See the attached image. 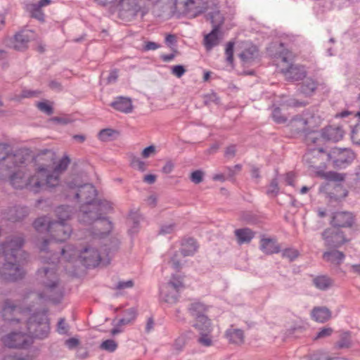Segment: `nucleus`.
I'll list each match as a JSON object with an SVG mask.
<instances>
[{"label": "nucleus", "instance_id": "nucleus-55", "mask_svg": "<svg viewBox=\"0 0 360 360\" xmlns=\"http://www.w3.org/2000/svg\"><path fill=\"white\" fill-rule=\"evenodd\" d=\"M351 128V138L353 142L360 145V124H356L354 127L349 126Z\"/></svg>", "mask_w": 360, "mask_h": 360}, {"label": "nucleus", "instance_id": "nucleus-34", "mask_svg": "<svg viewBox=\"0 0 360 360\" xmlns=\"http://www.w3.org/2000/svg\"><path fill=\"white\" fill-rule=\"evenodd\" d=\"M312 284L320 290H327L334 284V281L326 275L315 276L312 280Z\"/></svg>", "mask_w": 360, "mask_h": 360}, {"label": "nucleus", "instance_id": "nucleus-63", "mask_svg": "<svg viewBox=\"0 0 360 360\" xmlns=\"http://www.w3.org/2000/svg\"><path fill=\"white\" fill-rule=\"evenodd\" d=\"M186 70L182 65H176L172 67V74L177 77L178 78L181 77Z\"/></svg>", "mask_w": 360, "mask_h": 360}, {"label": "nucleus", "instance_id": "nucleus-3", "mask_svg": "<svg viewBox=\"0 0 360 360\" xmlns=\"http://www.w3.org/2000/svg\"><path fill=\"white\" fill-rule=\"evenodd\" d=\"M345 130L342 126H332L329 125L324 127L321 130V134H319L321 140L316 145H313L309 148L308 151L303 156V160L309 165L310 167L317 168L318 158L315 157L316 153H326L323 147H321V143L323 140L338 142L343 138Z\"/></svg>", "mask_w": 360, "mask_h": 360}, {"label": "nucleus", "instance_id": "nucleus-8", "mask_svg": "<svg viewBox=\"0 0 360 360\" xmlns=\"http://www.w3.org/2000/svg\"><path fill=\"white\" fill-rule=\"evenodd\" d=\"M321 238L324 246L328 249H338L349 241L344 231L333 226L323 230L321 233Z\"/></svg>", "mask_w": 360, "mask_h": 360}, {"label": "nucleus", "instance_id": "nucleus-22", "mask_svg": "<svg viewBox=\"0 0 360 360\" xmlns=\"http://www.w3.org/2000/svg\"><path fill=\"white\" fill-rule=\"evenodd\" d=\"M220 23L212 27V31L207 34L205 35L203 39V45L206 51H211L214 46L219 44L220 37Z\"/></svg>", "mask_w": 360, "mask_h": 360}, {"label": "nucleus", "instance_id": "nucleus-48", "mask_svg": "<svg viewBox=\"0 0 360 360\" xmlns=\"http://www.w3.org/2000/svg\"><path fill=\"white\" fill-rule=\"evenodd\" d=\"M210 328L207 330H200V336L198 338V342L205 347H210L212 345V340L211 336L207 333L210 332Z\"/></svg>", "mask_w": 360, "mask_h": 360}, {"label": "nucleus", "instance_id": "nucleus-56", "mask_svg": "<svg viewBox=\"0 0 360 360\" xmlns=\"http://www.w3.org/2000/svg\"><path fill=\"white\" fill-rule=\"evenodd\" d=\"M188 338L187 336L185 334H182L180 336H179L174 343V348L178 352H180L182 350L184 347L186 345L187 342Z\"/></svg>", "mask_w": 360, "mask_h": 360}, {"label": "nucleus", "instance_id": "nucleus-44", "mask_svg": "<svg viewBox=\"0 0 360 360\" xmlns=\"http://www.w3.org/2000/svg\"><path fill=\"white\" fill-rule=\"evenodd\" d=\"M119 245V240L113 238L110 240V244H104L103 250L106 252L108 257H110V255L118 249Z\"/></svg>", "mask_w": 360, "mask_h": 360}, {"label": "nucleus", "instance_id": "nucleus-58", "mask_svg": "<svg viewBox=\"0 0 360 360\" xmlns=\"http://www.w3.org/2000/svg\"><path fill=\"white\" fill-rule=\"evenodd\" d=\"M234 42L229 41L226 44L225 49V54L226 56V60L229 63H232L233 62V48H234Z\"/></svg>", "mask_w": 360, "mask_h": 360}, {"label": "nucleus", "instance_id": "nucleus-21", "mask_svg": "<svg viewBox=\"0 0 360 360\" xmlns=\"http://www.w3.org/2000/svg\"><path fill=\"white\" fill-rule=\"evenodd\" d=\"M18 309L11 300L7 299L3 303L1 316L5 321L8 323H19L20 319L16 317Z\"/></svg>", "mask_w": 360, "mask_h": 360}, {"label": "nucleus", "instance_id": "nucleus-6", "mask_svg": "<svg viewBox=\"0 0 360 360\" xmlns=\"http://www.w3.org/2000/svg\"><path fill=\"white\" fill-rule=\"evenodd\" d=\"M184 288V277L172 274L170 280L160 288L161 301L171 305L176 304L180 297V292Z\"/></svg>", "mask_w": 360, "mask_h": 360}, {"label": "nucleus", "instance_id": "nucleus-24", "mask_svg": "<svg viewBox=\"0 0 360 360\" xmlns=\"http://www.w3.org/2000/svg\"><path fill=\"white\" fill-rule=\"evenodd\" d=\"M259 249L266 255H273L281 252V245L276 239L262 238L259 242Z\"/></svg>", "mask_w": 360, "mask_h": 360}, {"label": "nucleus", "instance_id": "nucleus-5", "mask_svg": "<svg viewBox=\"0 0 360 360\" xmlns=\"http://www.w3.org/2000/svg\"><path fill=\"white\" fill-rule=\"evenodd\" d=\"M27 328L32 338L44 340L50 333V321L46 311L33 313L27 321Z\"/></svg>", "mask_w": 360, "mask_h": 360}, {"label": "nucleus", "instance_id": "nucleus-49", "mask_svg": "<svg viewBox=\"0 0 360 360\" xmlns=\"http://www.w3.org/2000/svg\"><path fill=\"white\" fill-rule=\"evenodd\" d=\"M282 257L288 259L289 262H293L300 255L297 250L294 248H285L282 251Z\"/></svg>", "mask_w": 360, "mask_h": 360}, {"label": "nucleus", "instance_id": "nucleus-59", "mask_svg": "<svg viewBox=\"0 0 360 360\" xmlns=\"http://www.w3.org/2000/svg\"><path fill=\"white\" fill-rule=\"evenodd\" d=\"M204 173L202 171L198 169L193 171L190 176V179L195 184H198L203 181Z\"/></svg>", "mask_w": 360, "mask_h": 360}, {"label": "nucleus", "instance_id": "nucleus-43", "mask_svg": "<svg viewBox=\"0 0 360 360\" xmlns=\"http://www.w3.org/2000/svg\"><path fill=\"white\" fill-rule=\"evenodd\" d=\"M179 251H174L170 256V259L169 260V264H171L172 269H174L176 272H180L182 267L183 264L180 261Z\"/></svg>", "mask_w": 360, "mask_h": 360}, {"label": "nucleus", "instance_id": "nucleus-13", "mask_svg": "<svg viewBox=\"0 0 360 360\" xmlns=\"http://www.w3.org/2000/svg\"><path fill=\"white\" fill-rule=\"evenodd\" d=\"M4 344L9 348H26L32 342L22 333H11L3 338Z\"/></svg>", "mask_w": 360, "mask_h": 360}, {"label": "nucleus", "instance_id": "nucleus-14", "mask_svg": "<svg viewBox=\"0 0 360 360\" xmlns=\"http://www.w3.org/2000/svg\"><path fill=\"white\" fill-rule=\"evenodd\" d=\"M102 215L101 212H98V208L94 207V204L82 205L80 211L78 214V221L83 224L91 225L96 223L99 217Z\"/></svg>", "mask_w": 360, "mask_h": 360}, {"label": "nucleus", "instance_id": "nucleus-31", "mask_svg": "<svg viewBox=\"0 0 360 360\" xmlns=\"http://www.w3.org/2000/svg\"><path fill=\"white\" fill-rule=\"evenodd\" d=\"M313 319L319 323H325L331 317V311L326 307H315L311 311Z\"/></svg>", "mask_w": 360, "mask_h": 360}, {"label": "nucleus", "instance_id": "nucleus-35", "mask_svg": "<svg viewBox=\"0 0 360 360\" xmlns=\"http://www.w3.org/2000/svg\"><path fill=\"white\" fill-rule=\"evenodd\" d=\"M225 336L231 344L241 345L244 342V332L241 329L230 328L226 330Z\"/></svg>", "mask_w": 360, "mask_h": 360}, {"label": "nucleus", "instance_id": "nucleus-62", "mask_svg": "<svg viewBox=\"0 0 360 360\" xmlns=\"http://www.w3.org/2000/svg\"><path fill=\"white\" fill-rule=\"evenodd\" d=\"M41 94L40 91L23 89L20 94L21 98L38 97Z\"/></svg>", "mask_w": 360, "mask_h": 360}, {"label": "nucleus", "instance_id": "nucleus-25", "mask_svg": "<svg viewBox=\"0 0 360 360\" xmlns=\"http://www.w3.org/2000/svg\"><path fill=\"white\" fill-rule=\"evenodd\" d=\"M110 105L115 110L124 113H129L133 110V105L131 98L124 96L117 97Z\"/></svg>", "mask_w": 360, "mask_h": 360}, {"label": "nucleus", "instance_id": "nucleus-52", "mask_svg": "<svg viewBox=\"0 0 360 360\" xmlns=\"http://www.w3.org/2000/svg\"><path fill=\"white\" fill-rule=\"evenodd\" d=\"M115 134H117V131L115 129L106 128L101 129L98 133V139L102 141H108L110 138L112 137Z\"/></svg>", "mask_w": 360, "mask_h": 360}, {"label": "nucleus", "instance_id": "nucleus-51", "mask_svg": "<svg viewBox=\"0 0 360 360\" xmlns=\"http://www.w3.org/2000/svg\"><path fill=\"white\" fill-rule=\"evenodd\" d=\"M117 348V342L112 340L108 339L105 341H103L101 345L100 349L102 350H105L109 352H115Z\"/></svg>", "mask_w": 360, "mask_h": 360}, {"label": "nucleus", "instance_id": "nucleus-47", "mask_svg": "<svg viewBox=\"0 0 360 360\" xmlns=\"http://www.w3.org/2000/svg\"><path fill=\"white\" fill-rule=\"evenodd\" d=\"M279 193L278 182L276 178L271 179L266 193L269 197H276Z\"/></svg>", "mask_w": 360, "mask_h": 360}, {"label": "nucleus", "instance_id": "nucleus-29", "mask_svg": "<svg viewBox=\"0 0 360 360\" xmlns=\"http://www.w3.org/2000/svg\"><path fill=\"white\" fill-rule=\"evenodd\" d=\"M258 56L259 50L257 47L255 45H250L240 53L239 57L243 64L245 65L252 63L258 57Z\"/></svg>", "mask_w": 360, "mask_h": 360}, {"label": "nucleus", "instance_id": "nucleus-39", "mask_svg": "<svg viewBox=\"0 0 360 360\" xmlns=\"http://www.w3.org/2000/svg\"><path fill=\"white\" fill-rule=\"evenodd\" d=\"M55 212L58 218L57 221L65 222L70 218L72 210L68 205H60L56 207Z\"/></svg>", "mask_w": 360, "mask_h": 360}, {"label": "nucleus", "instance_id": "nucleus-10", "mask_svg": "<svg viewBox=\"0 0 360 360\" xmlns=\"http://www.w3.org/2000/svg\"><path fill=\"white\" fill-rule=\"evenodd\" d=\"M207 310V307L201 302H194L188 307L189 313L196 320L193 327L199 330H207L210 328V320L205 315Z\"/></svg>", "mask_w": 360, "mask_h": 360}, {"label": "nucleus", "instance_id": "nucleus-15", "mask_svg": "<svg viewBox=\"0 0 360 360\" xmlns=\"http://www.w3.org/2000/svg\"><path fill=\"white\" fill-rule=\"evenodd\" d=\"M79 257L83 265L86 268L97 266L101 260L98 250L91 247H86L81 250Z\"/></svg>", "mask_w": 360, "mask_h": 360}, {"label": "nucleus", "instance_id": "nucleus-53", "mask_svg": "<svg viewBox=\"0 0 360 360\" xmlns=\"http://www.w3.org/2000/svg\"><path fill=\"white\" fill-rule=\"evenodd\" d=\"M37 107L40 111L47 115H51L54 112L53 106L49 103V101L38 102Z\"/></svg>", "mask_w": 360, "mask_h": 360}, {"label": "nucleus", "instance_id": "nucleus-11", "mask_svg": "<svg viewBox=\"0 0 360 360\" xmlns=\"http://www.w3.org/2000/svg\"><path fill=\"white\" fill-rule=\"evenodd\" d=\"M328 160L331 162L333 167L336 168H344L351 163L354 155L352 150L335 148L326 154Z\"/></svg>", "mask_w": 360, "mask_h": 360}, {"label": "nucleus", "instance_id": "nucleus-36", "mask_svg": "<svg viewBox=\"0 0 360 360\" xmlns=\"http://www.w3.org/2000/svg\"><path fill=\"white\" fill-rule=\"evenodd\" d=\"M234 233L239 245L249 243L255 237V232L249 228L236 229Z\"/></svg>", "mask_w": 360, "mask_h": 360}, {"label": "nucleus", "instance_id": "nucleus-27", "mask_svg": "<svg viewBox=\"0 0 360 360\" xmlns=\"http://www.w3.org/2000/svg\"><path fill=\"white\" fill-rule=\"evenodd\" d=\"M198 248L196 240L193 238H188L182 240L179 252L183 257L193 256L197 252Z\"/></svg>", "mask_w": 360, "mask_h": 360}, {"label": "nucleus", "instance_id": "nucleus-7", "mask_svg": "<svg viewBox=\"0 0 360 360\" xmlns=\"http://www.w3.org/2000/svg\"><path fill=\"white\" fill-rule=\"evenodd\" d=\"M72 233L71 226L66 222L53 221L49 226L51 239H44L40 247V250L48 252V245L51 240L64 242L68 240Z\"/></svg>", "mask_w": 360, "mask_h": 360}, {"label": "nucleus", "instance_id": "nucleus-41", "mask_svg": "<svg viewBox=\"0 0 360 360\" xmlns=\"http://www.w3.org/2000/svg\"><path fill=\"white\" fill-rule=\"evenodd\" d=\"M141 216L137 212H130L128 217V223L131 224L129 230L130 234L136 233L139 231Z\"/></svg>", "mask_w": 360, "mask_h": 360}, {"label": "nucleus", "instance_id": "nucleus-46", "mask_svg": "<svg viewBox=\"0 0 360 360\" xmlns=\"http://www.w3.org/2000/svg\"><path fill=\"white\" fill-rule=\"evenodd\" d=\"M94 207L98 208V212H101L102 215L112 209L110 203L106 200H95L94 202Z\"/></svg>", "mask_w": 360, "mask_h": 360}, {"label": "nucleus", "instance_id": "nucleus-40", "mask_svg": "<svg viewBox=\"0 0 360 360\" xmlns=\"http://www.w3.org/2000/svg\"><path fill=\"white\" fill-rule=\"evenodd\" d=\"M26 180L24 179L21 172H15L10 176V183L14 188L22 189L25 188Z\"/></svg>", "mask_w": 360, "mask_h": 360}, {"label": "nucleus", "instance_id": "nucleus-16", "mask_svg": "<svg viewBox=\"0 0 360 360\" xmlns=\"http://www.w3.org/2000/svg\"><path fill=\"white\" fill-rule=\"evenodd\" d=\"M112 228V223L107 217L101 215L94 224L92 235L94 237L104 238L111 232Z\"/></svg>", "mask_w": 360, "mask_h": 360}, {"label": "nucleus", "instance_id": "nucleus-42", "mask_svg": "<svg viewBox=\"0 0 360 360\" xmlns=\"http://www.w3.org/2000/svg\"><path fill=\"white\" fill-rule=\"evenodd\" d=\"M207 18L210 20L212 27L220 23V27L224 22V18L219 11H215L207 13Z\"/></svg>", "mask_w": 360, "mask_h": 360}, {"label": "nucleus", "instance_id": "nucleus-33", "mask_svg": "<svg viewBox=\"0 0 360 360\" xmlns=\"http://www.w3.org/2000/svg\"><path fill=\"white\" fill-rule=\"evenodd\" d=\"M172 3V9L174 11H182L190 14L195 4V0H170Z\"/></svg>", "mask_w": 360, "mask_h": 360}, {"label": "nucleus", "instance_id": "nucleus-9", "mask_svg": "<svg viewBox=\"0 0 360 360\" xmlns=\"http://www.w3.org/2000/svg\"><path fill=\"white\" fill-rule=\"evenodd\" d=\"M323 177L328 181L329 188L333 187L334 191L327 192V195L330 201L338 202L347 195V192L343 189L340 183L344 181V176L336 172H328L323 174Z\"/></svg>", "mask_w": 360, "mask_h": 360}, {"label": "nucleus", "instance_id": "nucleus-1", "mask_svg": "<svg viewBox=\"0 0 360 360\" xmlns=\"http://www.w3.org/2000/svg\"><path fill=\"white\" fill-rule=\"evenodd\" d=\"M25 240L20 236H9L0 245V256L4 262L0 270V278L5 282H16L24 278L25 272L21 266L22 248Z\"/></svg>", "mask_w": 360, "mask_h": 360}, {"label": "nucleus", "instance_id": "nucleus-64", "mask_svg": "<svg viewBox=\"0 0 360 360\" xmlns=\"http://www.w3.org/2000/svg\"><path fill=\"white\" fill-rule=\"evenodd\" d=\"M57 331L60 334H66L68 331V326L64 318H60L57 324Z\"/></svg>", "mask_w": 360, "mask_h": 360}, {"label": "nucleus", "instance_id": "nucleus-38", "mask_svg": "<svg viewBox=\"0 0 360 360\" xmlns=\"http://www.w3.org/2000/svg\"><path fill=\"white\" fill-rule=\"evenodd\" d=\"M52 221H53L49 220V218L46 216L41 217L34 221L33 226L38 232L47 231L49 233V226Z\"/></svg>", "mask_w": 360, "mask_h": 360}, {"label": "nucleus", "instance_id": "nucleus-28", "mask_svg": "<svg viewBox=\"0 0 360 360\" xmlns=\"http://www.w3.org/2000/svg\"><path fill=\"white\" fill-rule=\"evenodd\" d=\"M30 37L25 31H21L15 34L13 37V47L18 51H24L27 49Z\"/></svg>", "mask_w": 360, "mask_h": 360}, {"label": "nucleus", "instance_id": "nucleus-26", "mask_svg": "<svg viewBox=\"0 0 360 360\" xmlns=\"http://www.w3.org/2000/svg\"><path fill=\"white\" fill-rule=\"evenodd\" d=\"M25 188L34 193L44 189L43 177L39 174V167L35 174L26 180Z\"/></svg>", "mask_w": 360, "mask_h": 360}, {"label": "nucleus", "instance_id": "nucleus-20", "mask_svg": "<svg viewBox=\"0 0 360 360\" xmlns=\"http://www.w3.org/2000/svg\"><path fill=\"white\" fill-rule=\"evenodd\" d=\"M39 174L43 177L44 189L53 188L58 185L59 178L51 174L50 164H41L39 166Z\"/></svg>", "mask_w": 360, "mask_h": 360}, {"label": "nucleus", "instance_id": "nucleus-17", "mask_svg": "<svg viewBox=\"0 0 360 360\" xmlns=\"http://www.w3.org/2000/svg\"><path fill=\"white\" fill-rule=\"evenodd\" d=\"M354 222V217L349 212H334L330 221L333 226L340 228L352 227Z\"/></svg>", "mask_w": 360, "mask_h": 360}, {"label": "nucleus", "instance_id": "nucleus-23", "mask_svg": "<svg viewBox=\"0 0 360 360\" xmlns=\"http://www.w3.org/2000/svg\"><path fill=\"white\" fill-rule=\"evenodd\" d=\"M4 214L7 220L16 222L24 219L28 215V210L26 207L14 206L6 210Z\"/></svg>", "mask_w": 360, "mask_h": 360}, {"label": "nucleus", "instance_id": "nucleus-45", "mask_svg": "<svg viewBox=\"0 0 360 360\" xmlns=\"http://www.w3.org/2000/svg\"><path fill=\"white\" fill-rule=\"evenodd\" d=\"M30 16L38 20L40 22H44V13L41 8H38L35 4H31L30 6Z\"/></svg>", "mask_w": 360, "mask_h": 360}, {"label": "nucleus", "instance_id": "nucleus-61", "mask_svg": "<svg viewBox=\"0 0 360 360\" xmlns=\"http://www.w3.org/2000/svg\"><path fill=\"white\" fill-rule=\"evenodd\" d=\"M137 314V310L134 307H131L124 311V317L128 319L131 323L135 321Z\"/></svg>", "mask_w": 360, "mask_h": 360}, {"label": "nucleus", "instance_id": "nucleus-32", "mask_svg": "<svg viewBox=\"0 0 360 360\" xmlns=\"http://www.w3.org/2000/svg\"><path fill=\"white\" fill-rule=\"evenodd\" d=\"M323 254V258L327 262L340 265L342 263L345 258V255L343 252L338 250V249H328Z\"/></svg>", "mask_w": 360, "mask_h": 360}, {"label": "nucleus", "instance_id": "nucleus-30", "mask_svg": "<svg viewBox=\"0 0 360 360\" xmlns=\"http://www.w3.org/2000/svg\"><path fill=\"white\" fill-rule=\"evenodd\" d=\"M319 83L316 79L311 77L303 81L300 86V91L306 96H311L314 94L318 89Z\"/></svg>", "mask_w": 360, "mask_h": 360}, {"label": "nucleus", "instance_id": "nucleus-60", "mask_svg": "<svg viewBox=\"0 0 360 360\" xmlns=\"http://www.w3.org/2000/svg\"><path fill=\"white\" fill-rule=\"evenodd\" d=\"M241 218L248 224H255L258 221L257 217L250 212H243Z\"/></svg>", "mask_w": 360, "mask_h": 360}, {"label": "nucleus", "instance_id": "nucleus-18", "mask_svg": "<svg viewBox=\"0 0 360 360\" xmlns=\"http://www.w3.org/2000/svg\"><path fill=\"white\" fill-rule=\"evenodd\" d=\"M281 72L288 80L300 81L307 77V71L303 65L289 64L285 68H282Z\"/></svg>", "mask_w": 360, "mask_h": 360}, {"label": "nucleus", "instance_id": "nucleus-12", "mask_svg": "<svg viewBox=\"0 0 360 360\" xmlns=\"http://www.w3.org/2000/svg\"><path fill=\"white\" fill-rule=\"evenodd\" d=\"M97 195V191L93 184H84L77 187L75 198L83 202L82 205H87L94 204Z\"/></svg>", "mask_w": 360, "mask_h": 360}, {"label": "nucleus", "instance_id": "nucleus-57", "mask_svg": "<svg viewBox=\"0 0 360 360\" xmlns=\"http://www.w3.org/2000/svg\"><path fill=\"white\" fill-rule=\"evenodd\" d=\"M70 162V160L68 156H64L63 158H61L58 163V165L55 167L54 171L55 172H63L65 171L69 164Z\"/></svg>", "mask_w": 360, "mask_h": 360}, {"label": "nucleus", "instance_id": "nucleus-37", "mask_svg": "<svg viewBox=\"0 0 360 360\" xmlns=\"http://www.w3.org/2000/svg\"><path fill=\"white\" fill-rule=\"evenodd\" d=\"M352 346V333L350 331L340 332L339 339L334 344L336 349H349Z\"/></svg>", "mask_w": 360, "mask_h": 360}, {"label": "nucleus", "instance_id": "nucleus-50", "mask_svg": "<svg viewBox=\"0 0 360 360\" xmlns=\"http://www.w3.org/2000/svg\"><path fill=\"white\" fill-rule=\"evenodd\" d=\"M271 117L274 121L277 124H283L287 121V117L281 113V110L279 107L274 108Z\"/></svg>", "mask_w": 360, "mask_h": 360}, {"label": "nucleus", "instance_id": "nucleus-4", "mask_svg": "<svg viewBox=\"0 0 360 360\" xmlns=\"http://www.w3.org/2000/svg\"><path fill=\"white\" fill-rule=\"evenodd\" d=\"M37 276L40 278L45 290L47 292L53 293L46 295L44 292H40L39 297L41 299L51 300L54 303L59 302L63 295L58 288V278L56 270L54 268L43 267L37 271Z\"/></svg>", "mask_w": 360, "mask_h": 360}, {"label": "nucleus", "instance_id": "nucleus-54", "mask_svg": "<svg viewBox=\"0 0 360 360\" xmlns=\"http://www.w3.org/2000/svg\"><path fill=\"white\" fill-rule=\"evenodd\" d=\"M130 165L131 167L136 168L141 172L146 170L145 162L134 155H131V157Z\"/></svg>", "mask_w": 360, "mask_h": 360}, {"label": "nucleus", "instance_id": "nucleus-19", "mask_svg": "<svg viewBox=\"0 0 360 360\" xmlns=\"http://www.w3.org/2000/svg\"><path fill=\"white\" fill-rule=\"evenodd\" d=\"M117 4L120 6L119 13L123 18H133L140 10L135 0H119Z\"/></svg>", "mask_w": 360, "mask_h": 360}, {"label": "nucleus", "instance_id": "nucleus-2", "mask_svg": "<svg viewBox=\"0 0 360 360\" xmlns=\"http://www.w3.org/2000/svg\"><path fill=\"white\" fill-rule=\"evenodd\" d=\"M314 116L304 117L301 115L293 117L288 122L287 127L293 136L304 135L307 144L311 148L321 140L317 132V127L313 124Z\"/></svg>", "mask_w": 360, "mask_h": 360}]
</instances>
